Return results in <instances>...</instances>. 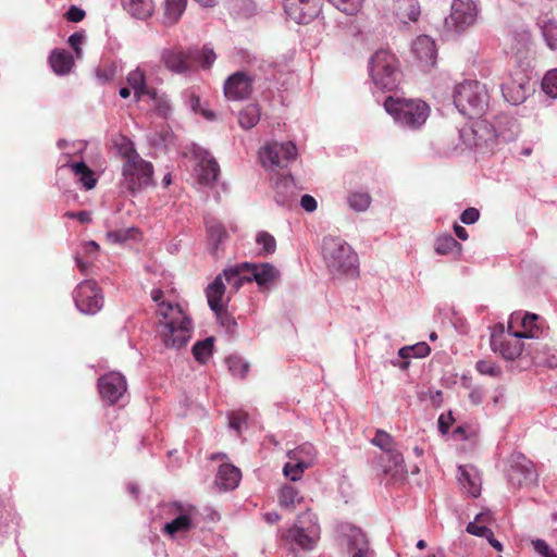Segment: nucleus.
Instances as JSON below:
<instances>
[{
    "instance_id": "nucleus-1",
    "label": "nucleus",
    "mask_w": 557,
    "mask_h": 557,
    "mask_svg": "<svg viewBox=\"0 0 557 557\" xmlns=\"http://www.w3.org/2000/svg\"><path fill=\"white\" fill-rule=\"evenodd\" d=\"M157 313V333L165 348L181 349L191 339L194 323L178 304L161 302Z\"/></svg>"
},
{
    "instance_id": "nucleus-2",
    "label": "nucleus",
    "mask_w": 557,
    "mask_h": 557,
    "mask_svg": "<svg viewBox=\"0 0 557 557\" xmlns=\"http://www.w3.org/2000/svg\"><path fill=\"white\" fill-rule=\"evenodd\" d=\"M116 148L122 159L120 187L134 196L152 186L154 184L152 163L141 158L133 143L125 137L121 138Z\"/></svg>"
},
{
    "instance_id": "nucleus-3",
    "label": "nucleus",
    "mask_w": 557,
    "mask_h": 557,
    "mask_svg": "<svg viewBox=\"0 0 557 557\" xmlns=\"http://www.w3.org/2000/svg\"><path fill=\"white\" fill-rule=\"evenodd\" d=\"M324 263L333 276L354 275L358 269V255L342 237L329 235L321 247Z\"/></svg>"
},
{
    "instance_id": "nucleus-4",
    "label": "nucleus",
    "mask_w": 557,
    "mask_h": 557,
    "mask_svg": "<svg viewBox=\"0 0 557 557\" xmlns=\"http://www.w3.org/2000/svg\"><path fill=\"white\" fill-rule=\"evenodd\" d=\"M384 109L395 124L404 129L420 128L430 115V107L420 99L388 96Z\"/></svg>"
},
{
    "instance_id": "nucleus-5",
    "label": "nucleus",
    "mask_w": 557,
    "mask_h": 557,
    "mask_svg": "<svg viewBox=\"0 0 557 557\" xmlns=\"http://www.w3.org/2000/svg\"><path fill=\"white\" fill-rule=\"evenodd\" d=\"M453 99L456 109L469 119L481 116L488 104L485 85L478 81H463L454 87Z\"/></svg>"
},
{
    "instance_id": "nucleus-6",
    "label": "nucleus",
    "mask_w": 557,
    "mask_h": 557,
    "mask_svg": "<svg viewBox=\"0 0 557 557\" xmlns=\"http://www.w3.org/2000/svg\"><path fill=\"white\" fill-rule=\"evenodd\" d=\"M284 543L293 550H312L320 539L317 516L307 510L299 515L294 524L283 534Z\"/></svg>"
},
{
    "instance_id": "nucleus-7",
    "label": "nucleus",
    "mask_w": 557,
    "mask_h": 557,
    "mask_svg": "<svg viewBox=\"0 0 557 557\" xmlns=\"http://www.w3.org/2000/svg\"><path fill=\"white\" fill-rule=\"evenodd\" d=\"M369 74L374 87L381 91L395 89L400 79L399 63L395 54L380 49L369 61Z\"/></svg>"
},
{
    "instance_id": "nucleus-8",
    "label": "nucleus",
    "mask_w": 557,
    "mask_h": 557,
    "mask_svg": "<svg viewBox=\"0 0 557 557\" xmlns=\"http://www.w3.org/2000/svg\"><path fill=\"white\" fill-rule=\"evenodd\" d=\"M298 156L297 147L293 141H269L258 151V160L268 172L285 169Z\"/></svg>"
},
{
    "instance_id": "nucleus-9",
    "label": "nucleus",
    "mask_w": 557,
    "mask_h": 557,
    "mask_svg": "<svg viewBox=\"0 0 557 557\" xmlns=\"http://www.w3.org/2000/svg\"><path fill=\"white\" fill-rule=\"evenodd\" d=\"M534 333L506 331L503 325H496L492 330L490 345L494 352L499 354L506 360H515L522 352L521 338H532Z\"/></svg>"
},
{
    "instance_id": "nucleus-10",
    "label": "nucleus",
    "mask_w": 557,
    "mask_h": 557,
    "mask_svg": "<svg viewBox=\"0 0 557 557\" xmlns=\"http://www.w3.org/2000/svg\"><path fill=\"white\" fill-rule=\"evenodd\" d=\"M460 138L466 146L493 151L497 148L494 122L475 121L460 129Z\"/></svg>"
},
{
    "instance_id": "nucleus-11",
    "label": "nucleus",
    "mask_w": 557,
    "mask_h": 557,
    "mask_svg": "<svg viewBox=\"0 0 557 557\" xmlns=\"http://www.w3.org/2000/svg\"><path fill=\"white\" fill-rule=\"evenodd\" d=\"M57 146L60 150H63L60 160H59V171H63L65 169H70L71 172L77 177V182L84 187L86 190L92 189L98 182L92 170H90L84 161L70 162V157L72 153L76 151L75 145L70 144L65 139H60L57 143ZM81 150V148H77Z\"/></svg>"
},
{
    "instance_id": "nucleus-12",
    "label": "nucleus",
    "mask_w": 557,
    "mask_h": 557,
    "mask_svg": "<svg viewBox=\"0 0 557 557\" xmlns=\"http://www.w3.org/2000/svg\"><path fill=\"white\" fill-rule=\"evenodd\" d=\"M479 15V8L473 0H453L450 14L445 18L447 30L460 34L473 25Z\"/></svg>"
},
{
    "instance_id": "nucleus-13",
    "label": "nucleus",
    "mask_w": 557,
    "mask_h": 557,
    "mask_svg": "<svg viewBox=\"0 0 557 557\" xmlns=\"http://www.w3.org/2000/svg\"><path fill=\"white\" fill-rule=\"evenodd\" d=\"M170 512L175 517L164 524L163 531L171 537L184 534L196 527L198 511L193 505L174 503L170 507Z\"/></svg>"
},
{
    "instance_id": "nucleus-14",
    "label": "nucleus",
    "mask_w": 557,
    "mask_h": 557,
    "mask_svg": "<svg viewBox=\"0 0 557 557\" xmlns=\"http://www.w3.org/2000/svg\"><path fill=\"white\" fill-rule=\"evenodd\" d=\"M76 308L85 314H95L103 306V296L94 281H84L74 290Z\"/></svg>"
},
{
    "instance_id": "nucleus-15",
    "label": "nucleus",
    "mask_w": 557,
    "mask_h": 557,
    "mask_svg": "<svg viewBox=\"0 0 557 557\" xmlns=\"http://www.w3.org/2000/svg\"><path fill=\"white\" fill-rule=\"evenodd\" d=\"M337 540L351 557H370L369 544L363 532L349 524L343 523L337 528Z\"/></svg>"
},
{
    "instance_id": "nucleus-16",
    "label": "nucleus",
    "mask_w": 557,
    "mask_h": 557,
    "mask_svg": "<svg viewBox=\"0 0 557 557\" xmlns=\"http://www.w3.org/2000/svg\"><path fill=\"white\" fill-rule=\"evenodd\" d=\"M537 474L532 461L522 454H512L508 471L509 483L513 487H525L536 482Z\"/></svg>"
},
{
    "instance_id": "nucleus-17",
    "label": "nucleus",
    "mask_w": 557,
    "mask_h": 557,
    "mask_svg": "<svg viewBox=\"0 0 557 557\" xmlns=\"http://www.w3.org/2000/svg\"><path fill=\"white\" fill-rule=\"evenodd\" d=\"M502 92L505 100L513 106L522 103L529 92V76L518 69L505 78L502 84Z\"/></svg>"
},
{
    "instance_id": "nucleus-18",
    "label": "nucleus",
    "mask_w": 557,
    "mask_h": 557,
    "mask_svg": "<svg viewBox=\"0 0 557 557\" xmlns=\"http://www.w3.org/2000/svg\"><path fill=\"white\" fill-rule=\"evenodd\" d=\"M195 160L194 175L201 185H211L219 176V164L215 159L201 147L195 146L191 151Z\"/></svg>"
},
{
    "instance_id": "nucleus-19",
    "label": "nucleus",
    "mask_w": 557,
    "mask_h": 557,
    "mask_svg": "<svg viewBox=\"0 0 557 557\" xmlns=\"http://www.w3.org/2000/svg\"><path fill=\"white\" fill-rule=\"evenodd\" d=\"M285 14L297 24H309L321 13V0H283Z\"/></svg>"
},
{
    "instance_id": "nucleus-20",
    "label": "nucleus",
    "mask_w": 557,
    "mask_h": 557,
    "mask_svg": "<svg viewBox=\"0 0 557 557\" xmlns=\"http://www.w3.org/2000/svg\"><path fill=\"white\" fill-rule=\"evenodd\" d=\"M98 388L101 398L113 405L125 395L127 383L123 374L112 371L99 377Z\"/></svg>"
},
{
    "instance_id": "nucleus-21",
    "label": "nucleus",
    "mask_w": 557,
    "mask_h": 557,
    "mask_svg": "<svg viewBox=\"0 0 557 557\" xmlns=\"http://www.w3.org/2000/svg\"><path fill=\"white\" fill-rule=\"evenodd\" d=\"M160 61L174 74H185L193 70L191 53L176 47L163 48L160 51Z\"/></svg>"
},
{
    "instance_id": "nucleus-22",
    "label": "nucleus",
    "mask_w": 557,
    "mask_h": 557,
    "mask_svg": "<svg viewBox=\"0 0 557 557\" xmlns=\"http://www.w3.org/2000/svg\"><path fill=\"white\" fill-rule=\"evenodd\" d=\"M248 268L251 281L257 283L261 292L270 290L278 282L281 276L278 269L269 262H248Z\"/></svg>"
},
{
    "instance_id": "nucleus-23",
    "label": "nucleus",
    "mask_w": 557,
    "mask_h": 557,
    "mask_svg": "<svg viewBox=\"0 0 557 557\" xmlns=\"http://www.w3.org/2000/svg\"><path fill=\"white\" fill-rule=\"evenodd\" d=\"M252 91V78L244 72L231 75L224 83V95L228 100H243Z\"/></svg>"
},
{
    "instance_id": "nucleus-24",
    "label": "nucleus",
    "mask_w": 557,
    "mask_h": 557,
    "mask_svg": "<svg viewBox=\"0 0 557 557\" xmlns=\"http://www.w3.org/2000/svg\"><path fill=\"white\" fill-rule=\"evenodd\" d=\"M411 51L422 65L432 66L435 64L437 50L431 37L426 35L418 36L411 45Z\"/></svg>"
},
{
    "instance_id": "nucleus-25",
    "label": "nucleus",
    "mask_w": 557,
    "mask_h": 557,
    "mask_svg": "<svg viewBox=\"0 0 557 557\" xmlns=\"http://www.w3.org/2000/svg\"><path fill=\"white\" fill-rule=\"evenodd\" d=\"M457 479L470 496L478 497L481 494V476L474 467L459 466Z\"/></svg>"
},
{
    "instance_id": "nucleus-26",
    "label": "nucleus",
    "mask_w": 557,
    "mask_h": 557,
    "mask_svg": "<svg viewBox=\"0 0 557 557\" xmlns=\"http://www.w3.org/2000/svg\"><path fill=\"white\" fill-rule=\"evenodd\" d=\"M389 10L401 23L416 22L420 16L417 0H392Z\"/></svg>"
},
{
    "instance_id": "nucleus-27",
    "label": "nucleus",
    "mask_w": 557,
    "mask_h": 557,
    "mask_svg": "<svg viewBox=\"0 0 557 557\" xmlns=\"http://www.w3.org/2000/svg\"><path fill=\"white\" fill-rule=\"evenodd\" d=\"M372 444L384 450L388 457V468H396L403 463V455L395 447L393 437L385 431L377 430Z\"/></svg>"
},
{
    "instance_id": "nucleus-28",
    "label": "nucleus",
    "mask_w": 557,
    "mask_h": 557,
    "mask_svg": "<svg viewBox=\"0 0 557 557\" xmlns=\"http://www.w3.org/2000/svg\"><path fill=\"white\" fill-rule=\"evenodd\" d=\"M496 129L497 147L502 144H507L515 140L519 134V125L512 117L498 116L494 121Z\"/></svg>"
},
{
    "instance_id": "nucleus-29",
    "label": "nucleus",
    "mask_w": 557,
    "mask_h": 557,
    "mask_svg": "<svg viewBox=\"0 0 557 557\" xmlns=\"http://www.w3.org/2000/svg\"><path fill=\"white\" fill-rule=\"evenodd\" d=\"M242 479V473L238 468L231 463H223L220 466L215 484L223 491L234 490L238 486Z\"/></svg>"
},
{
    "instance_id": "nucleus-30",
    "label": "nucleus",
    "mask_w": 557,
    "mask_h": 557,
    "mask_svg": "<svg viewBox=\"0 0 557 557\" xmlns=\"http://www.w3.org/2000/svg\"><path fill=\"white\" fill-rule=\"evenodd\" d=\"M221 275L222 278H225L226 283L232 287L233 292L235 293L245 283L251 282V276H249L248 262H243L240 264L230 267L225 269Z\"/></svg>"
},
{
    "instance_id": "nucleus-31",
    "label": "nucleus",
    "mask_w": 557,
    "mask_h": 557,
    "mask_svg": "<svg viewBox=\"0 0 557 557\" xmlns=\"http://www.w3.org/2000/svg\"><path fill=\"white\" fill-rule=\"evenodd\" d=\"M225 285L222 275H218L207 288V299L211 310L220 314L224 309Z\"/></svg>"
},
{
    "instance_id": "nucleus-32",
    "label": "nucleus",
    "mask_w": 557,
    "mask_h": 557,
    "mask_svg": "<svg viewBox=\"0 0 557 557\" xmlns=\"http://www.w3.org/2000/svg\"><path fill=\"white\" fill-rule=\"evenodd\" d=\"M49 64L53 73L59 76H63L67 75L72 71L74 66V59L69 51L54 49L49 55Z\"/></svg>"
},
{
    "instance_id": "nucleus-33",
    "label": "nucleus",
    "mask_w": 557,
    "mask_h": 557,
    "mask_svg": "<svg viewBox=\"0 0 557 557\" xmlns=\"http://www.w3.org/2000/svg\"><path fill=\"white\" fill-rule=\"evenodd\" d=\"M128 86L133 89L134 98L136 101H140L144 96H147L151 88L147 86L146 72L141 66H136L129 71L126 76Z\"/></svg>"
},
{
    "instance_id": "nucleus-34",
    "label": "nucleus",
    "mask_w": 557,
    "mask_h": 557,
    "mask_svg": "<svg viewBox=\"0 0 557 557\" xmlns=\"http://www.w3.org/2000/svg\"><path fill=\"white\" fill-rule=\"evenodd\" d=\"M277 499L281 508L294 511L304 502V496L295 486L284 484L278 491Z\"/></svg>"
},
{
    "instance_id": "nucleus-35",
    "label": "nucleus",
    "mask_w": 557,
    "mask_h": 557,
    "mask_svg": "<svg viewBox=\"0 0 557 557\" xmlns=\"http://www.w3.org/2000/svg\"><path fill=\"white\" fill-rule=\"evenodd\" d=\"M125 10L135 18L146 20L154 11L153 0H122Z\"/></svg>"
},
{
    "instance_id": "nucleus-36",
    "label": "nucleus",
    "mask_w": 557,
    "mask_h": 557,
    "mask_svg": "<svg viewBox=\"0 0 557 557\" xmlns=\"http://www.w3.org/2000/svg\"><path fill=\"white\" fill-rule=\"evenodd\" d=\"M187 0H165L162 23L172 26L178 22L186 10Z\"/></svg>"
},
{
    "instance_id": "nucleus-37",
    "label": "nucleus",
    "mask_w": 557,
    "mask_h": 557,
    "mask_svg": "<svg viewBox=\"0 0 557 557\" xmlns=\"http://www.w3.org/2000/svg\"><path fill=\"white\" fill-rule=\"evenodd\" d=\"M152 103L153 111L161 117L168 119L171 116L173 108L171 100L165 92L159 91L154 88L147 95Z\"/></svg>"
},
{
    "instance_id": "nucleus-38",
    "label": "nucleus",
    "mask_w": 557,
    "mask_h": 557,
    "mask_svg": "<svg viewBox=\"0 0 557 557\" xmlns=\"http://www.w3.org/2000/svg\"><path fill=\"white\" fill-rule=\"evenodd\" d=\"M287 457L290 460L299 461L302 467L310 468L317 457L315 448L311 444H302L299 447L288 450Z\"/></svg>"
},
{
    "instance_id": "nucleus-39",
    "label": "nucleus",
    "mask_w": 557,
    "mask_h": 557,
    "mask_svg": "<svg viewBox=\"0 0 557 557\" xmlns=\"http://www.w3.org/2000/svg\"><path fill=\"white\" fill-rule=\"evenodd\" d=\"M434 250L441 256L460 255L462 246L450 234H441L435 238Z\"/></svg>"
},
{
    "instance_id": "nucleus-40",
    "label": "nucleus",
    "mask_w": 557,
    "mask_h": 557,
    "mask_svg": "<svg viewBox=\"0 0 557 557\" xmlns=\"http://www.w3.org/2000/svg\"><path fill=\"white\" fill-rule=\"evenodd\" d=\"M346 200L349 209L358 213L366 212L372 203V197L366 190H351Z\"/></svg>"
},
{
    "instance_id": "nucleus-41",
    "label": "nucleus",
    "mask_w": 557,
    "mask_h": 557,
    "mask_svg": "<svg viewBox=\"0 0 557 557\" xmlns=\"http://www.w3.org/2000/svg\"><path fill=\"white\" fill-rule=\"evenodd\" d=\"M533 360L539 366L557 368V348L541 345L536 347Z\"/></svg>"
},
{
    "instance_id": "nucleus-42",
    "label": "nucleus",
    "mask_w": 557,
    "mask_h": 557,
    "mask_svg": "<svg viewBox=\"0 0 557 557\" xmlns=\"http://www.w3.org/2000/svg\"><path fill=\"white\" fill-rule=\"evenodd\" d=\"M100 250L99 245L95 240H88L81 244L79 250L75 255L76 265L82 272H86L89 264L84 261L85 257H96Z\"/></svg>"
},
{
    "instance_id": "nucleus-43",
    "label": "nucleus",
    "mask_w": 557,
    "mask_h": 557,
    "mask_svg": "<svg viewBox=\"0 0 557 557\" xmlns=\"http://www.w3.org/2000/svg\"><path fill=\"white\" fill-rule=\"evenodd\" d=\"M207 234L210 245L214 248L226 238L227 234L224 226L213 218H208L206 220Z\"/></svg>"
},
{
    "instance_id": "nucleus-44",
    "label": "nucleus",
    "mask_w": 557,
    "mask_h": 557,
    "mask_svg": "<svg viewBox=\"0 0 557 557\" xmlns=\"http://www.w3.org/2000/svg\"><path fill=\"white\" fill-rule=\"evenodd\" d=\"M255 242L259 247L258 256L268 257L275 252L276 240L274 236L265 231H259L256 234Z\"/></svg>"
},
{
    "instance_id": "nucleus-45",
    "label": "nucleus",
    "mask_w": 557,
    "mask_h": 557,
    "mask_svg": "<svg viewBox=\"0 0 557 557\" xmlns=\"http://www.w3.org/2000/svg\"><path fill=\"white\" fill-rule=\"evenodd\" d=\"M182 98L184 102L195 112L205 116L207 120H213L215 117L214 113L210 110H207L200 104V97L194 89H186L182 94Z\"/></svg>"
},
{
    "instance_id": "nucleus-46",
    "label": "nucleus",
    "mask_w": 557,
    "mask_h": 557,
    "mask_svg": "<svg viewBox=\"0 0 557 557\" xmlns=\"http://www.w3.org/2000/svg\"><path fill=\"white\" fill-rule=\"evenodd\" d=\"M260 120V108L250 103L246 106L238 115V122L243 128L250 129L255 127Z\"/></svg>"
},
{
    "instance_id": "nucleus-47",
    "label": "nucleus",
    "mask_w": 557,
    "mask_h": 557,
    "mask_svg": "<svg viewBox=\"0 0 557 557\" xmlns=\"http://www.w3.org/2000/svg\"><path fill=\"white\" fill-rule=\"evenodd\" d=\"M212 351H213V338L212 337H208L203 341H199L193 346V355H194L195 359L200 363H206L212 356Z\"/></svg>"
},
{
    "instance_id": "nucleus-48",
    "label": "nucleus",
    "mask_w": 557,
    "mask_h": 557,
    "mask_svg": "<svg viewBox=\"0 0 557 557\" xmlns=\"http://www.w3.org/2000/svg\"><path fill=\"white\" fill-rule=\"evenodd\" d=\"M430 351V346L425 342H420L411 346L401 347L398 350V356L403 359H408L411 357L423 358L426 357Z\"/></svg>"
},
{
    "instance_id": "nucleus-49",
    "label": "nucleus",
    "mask_w": 557,
    "mask_h": 557,
    "mask_svg": "<svg viewBox=\"0 0 557 557\" xmlns=\"http://www.w3.org/2000/svg\"><path fill=\"white\" fill-rule=\"evenodd\" d=\"M137 234L138 230L135 227L113 230L107 233V239L111 244H124L128 239L135 238Z\"/></svg>"
},
{
    "instance_id": "nucleus-50",
    "label": "nucleus",
    "mask_w": 557,
    "mask_h": 557,
    "mask_svg": "<svg viewBox=\"0 0 557 557\" xmlns=\"http://www.w3.org/2000/svg\"><path fill=\"white\" fill-rule=\"evenodd\" d=\"M541 28L547 46L552 50L557 49V22L554 20H548L544 22Z\"/></svg>"
},
{
    "instance_id": "nucleus-51",
    "label": "nucleus",
    "mask_w": 557,
    "mask_h": 557,
    "mask_svg": "<svg viewBox=\"0 0 557 557\" xmlns=\"http://www.w3.org/2000/svg\"><path fill=\"white\" fill-rule=\"evenodd\" d=\"M226 363H227L228 370L235 376L244 377L249 370V363L237 356H231V357L226 358Z\"/></svg>"
},
{
    "instance_id": "nucleus-52",
    "label": "nucleus",
    "mask_w": 557,
    "mask_h": 557,
    "mask_svg": "<svg viewBox=\"0 0 557 557\" xmlns=\"http://www.w3.org/2000/svg\"><path fill=\"white\" fill-rule=\"evenodd\" d=\"M307 468L302 467L299 461L290 460L283 467V474L290 481H299Z\"/></svg>"
},
{
    "instance_id": "nucleus-53",
    "label": "nucleus",
    "mask_w": 557,
    "mask_h": 557,
    "mask_svg": "<svg viewBox=\"0 0 557 557\" xmlns=\"http://www.w3.org/2000/svg\"><path fill=\"white\" fill-rule=\"evenodd\" d=\"M542 88L552 98H557V69L546 73L542 81Z\"/></svg>"
},
{
    "instance_id": "nucleus-54",
    "label": "nucleus",
    "mask_w": 557,
    "mask_h": 557,
    "mask_svg": "<svg viewBox=\"0 0 557 557\" xmlns=\"http://www.w3.org/2000/svg\"><path fill=\"white\" fill-rule=\"evenodd\" d=\"M335 8L346 14H356L362 7L363 0H329Z\"/></svg>"
},
{
    "instance_id": "nucleus-55",
    "label": "nucleus",
    "mask_w": 557,
    "mask_h": 557,
    "mask_svg": "<svg viewBox=\"0 0 557 557\" xmlns=\"http://www.w3.org/2000/svg\"><path fill=\"white\" fill-rule=\"evenodd\" d=\"M476 370L483 374L492 377H496L500 374V368L492 361L480 360L476 362Z\"/></svg>"
},
{
    "instance_id": "nucleus-56",
    "label": "nucleus",
    "mask_w": 557,
    "mask_h": 557,
    "mask_svg": "<svg viewBox=\"0 0 557 557\" xmlns=\"http://www.w3.org/2000/svg\"><path fill=\"white\" fill-rule=\"evenodd\" d=\"M467 532H469L472 535L485 537V539L487 536L493 535L492 530L487 525L480 524L479 522H475V521H471L468 523Z\"/></svg>"
},
{
    "instance_id": "nucleus-57",
    "label": "nucleus",
    "mask_w": 557,
    "mask_h": 557,
    "mask_svg": "<svg viewBox=\"0 0 557 557\" xmlns=\"http://www.w3.org/2000/svg\"><path fill=\"white\" fill-rule=\"evenodd\" d=\"M84 40L85 34L83 32L74 33L67 39L69 45L74 49L77 58L82 57V45Z\"/></svg>"
},
{
    "instance_id": "nucleus-58",
    "label": "nucleus",
    "mask_w": 557,
    "mask_h": 557,
    "mask_svg": "<svg viewBox=\"0 0 557 557\" xmlns=\"http://www.w3.org/2000/svg\"><path fill=\"white\" fill-rule=\"evenodd\" d=\"M247 414L244 412H233L230 416V428L235 430L236 432H240L243 425L246 423Z\"/></svg>"
},
{
    "instance_id": "nucleus-59",
    "label": "nucleus",
    "mask_w": 557,
    "mask_h": 557,
    "mask_svg": "<svg viewBox=\"0 0 557 557\" xmlns=\"http://www.w3.org/2000/svg\"><path fill=\"white\" fill-rule=\"evenodd\" d=\"M454 422L453 413L449 411L447 414H441L437 420L438 431L442 435H446Z\"/></svg>"
},
{
    "instance_id": "nucleus-60",
    "label": "nucleus",
    "mask_w": 557,
    "mask_h": 557,
    "mask_svg": "<svg viewBox=\"0 0 557 557\" xmlns=\"http://www.w3.org/2000/svg\"><path fill=\"white\" fill-rule=\"evenodd\" d=\"M480 218V212L475 208H468L463 210V212L460 215V221L465 224H473L475 223Z\"/></svg>"
},
{
    "instance_id": "nucleus-61",
    "label": "nucleus",
    "mask_w": 557,
    "mask_h": 557,
    "mask_svg": "<svg viewBox=\"0 0 557 557\" xmlns=\"http://www.w3.org/2000/svg\"><path fill=\"white\" fill-rule=\"evenodd\" d=\"M300 206L306 212H314L318 208L317 200L310 195H304L300 199Z\"/></svg>"
},
{
    "instance_id": "nucleus-62",
    "label": "nucleus",
    "mask_w": 557,
    "mask_h": 557,
    "mask_svg": "<svg viewBox=\"0 0 557 557\" xmlns=\"http://www.w3.org/2000/svg\"><path fill=\"white\" fill-rule=\"evenodd\" d=\"M65 16L69 21L78 23L84 18L85 12L82 9L73 5L67 10Z\"/></svg>"
},
{
    "instance_id": "nucleus-63",
    "label": "nucleus",
    "mask_w": 557,
    "mask_h": 557,
    "mask_svg": "<svg viewBox=\"0 0 557 557\" xmlns=\"http://www.w3.org/2000/svg\"><path fill=\"white\" fill-rule=\"evenodd\" d=\"M216 55L214 51L211 48L205 47L200 54V60L202 62V65L206 67L211 66V64L214 62Z\"/></svg>"
},
{
    "instance_id": "nucleus-64",
    "label": "nucleus",
    "mask_w": 557,
    "mask_h": 557,
    "mask_svg": "<svg viewBox=\"0 0 557 557\" xmlns=\"http://www.w3.org/2000/svg\"><path fill=\"white\" fill-rule=\"evenodd\" d=\"M532 545H533L534 550L542 557H544L552 550V548L546 543V541L541 540V539L533 540Z\"/></svg>"
}]
</instances>
